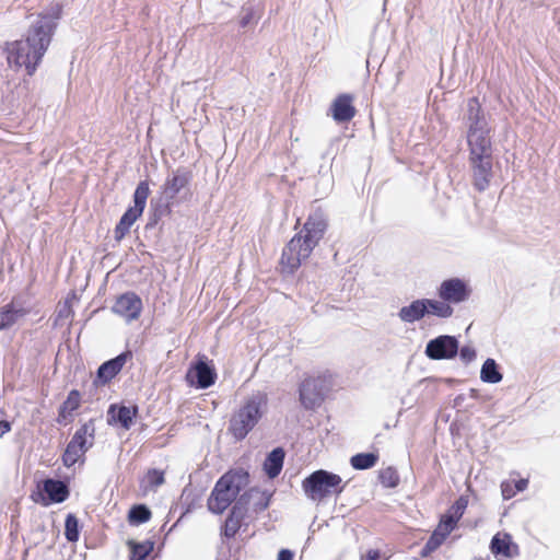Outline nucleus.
Masks as SVG:
<instances>
[{"label": "nucleus", "mask_w": 560, "mask_h": 560, "mask_svg": "<svg viewBox=\"0 0 560 560\" xmlns=\"http://www.w3.org/2000/svg\"><path fill=\"white\" fill-rule=\"evenodd\" d=\"M378 480L385 488H396L400 481L397 470L390 466L380 471Z\"/></svg>", "instance_id": "e433bc0d"}, {"label": "nucleus", "mask_w": 560, "mask_h": 560, "mask_svg": "<svg viewBox=\"0 0 560 560\" xmlns=\"http://www.w3.org/2000/svg\"><path fill=\"white\" fill-rule=\"evenodd\" d=\"M294 553L290 549H281L278 553L277 560H293Z\"/></svg>", "instance_id": "c03bdc74"}, {"label": "nucleus", "mask_w": 560, "mask_h": 560, "mask_svg": "<svg viewBox=\"0 0 560 560\" xmlns=\"http://www.w3.org/2000/svg\"><path fill=\"white\" fill-rule=\"evenodd\" d=\"M268 405L266 393L257 392L249 396L244 405L232 416L229 431L237 441L244 440L256 427Z\"/></svg>", "instance_id": "20e7f679"}, {"label": "nucleus", "mask_w": 560, "mask_h": 560, "mask_svg": "<svg viewBox=\"0 0 560 560\" xmlns=\"http://www.w3.org/2000/svg\"><path fill=\"white\" fill-rule=\"evenodd\" d=\"M138 411L139 408L137 405L128 407L113 404L107 410V423L119 424L122 429L129 430L133 423V419L138 416Z\"/></svg>", "instance_id": "6ab92c4d"}, {"label": "nucleus", "mask_w": 560, "mask_h": 560, "mask_svg": "<svg viewBox=\"0 0 560 560\" xmlns=\"http://www.w3.org/2000/svg\"><path fill=\"white\" fill-rule=\"evenodd\" d=\"M131 357V351H125L102 363L96 371L95 378L93 380L94 387L108 384L122 370L125 363Z\"/></svg>", "instance_id": "dca6fc26"}, {"label": "nucleus", "mask_w": 560, "mask_h": 560, "mask_svg": "<svg viewBox=\"0 0 560 560\" xmlns=\"http://www.w3.org/2000/svg\"><path fill=\"white\" fill-rule=\"evenodd\" d=\"M353 97L350 94H340L331 105V115L335 121L342 124L350 121L357 113L352 105Z\"/></svg>", "instance_id": "4be33fe9"}, {"label": "nucleus", "mask_w": 560, "mask_h": 560, "mask_svg": "<svg viewBox=\"0 0 560 560\" xmlns=\"http://www.w3.org/2000/svg\"><path fill=\"white\" fill-rule=\"evenodd\" d=\"M502 497L508 500L515 495V492L509 482H502L501 485Z\"/></svg>", "instance_id": "37998d69"}, {"label": "nucleus", "mask_w": 560, "mask_h": 560, "mask_svg": "<svg viewBox=\"0 0 560 560\" xmlns=\"http://www.w3.org/2000/svg\"><path fill=\"white\" fill-rule=\"evenodd\" d=\"M435 551V549L428 542L422 548L421 555L423 557L429 556L431 552Z\"/></svg>", "instance_id": "8fccbe9b"}, {"label": "nucleus", "mask_w": 560, "mask_h": 560, "mask_svg": "<svg viewBox=\"0 0 560 560\" xmlns=\"http://www.w3.org/2000/svg\"><path fill=\"white\" fill-rule=\"evenodd\" d=\"M192 180V172L187 167H177L173 171L161 186V194L167 200L176 203L177 197L187 199L191 196L190 183Z\"/></svg>", "instance_id": "6e6552de"}, {"label": "nucleus", "mask_w": 560, "mask_h": 560, "mask_svg": "<svg viewBox=\"0 0 560 560\" xmlns=\"http://www.w3.org/2000/svg\"><path fill=\"white\" fill-rule=\"evenodd\" d=\"M492 131L466 132L469 155L493 154Z\"/></svg>", "instance_id": "5701e85b"}, {"label": "nucleus", "mask_w": 560, "mask_h": 560, "mask_svg": "<svg viewBox=\"0 0 560 560\" xmlns=\"http://www.w3.org/2000/svg\"><path fill=\"white\" fill-rule=\"evenodd\" d=\"M260 19V11L253 0L245 2L240 10L238 27L246 30L254 27Z\"/></svg>", "instance_id": "c85d7f7f"}, {"label": "nucleus", "mask_w": 560, "mask_h": 560, "mask_svg": "<svg viewBox=\"0 0 560 560\" xmlns=\"http://www.w3.org/2000/svg\"><path fill=\"white\" fill-rule=\"evenodd\" d=\"M424 353L434 361L454 359L458 354V340L455 336L440 335L429 340Z\"/></svg>", "instance_id": "f8f14e48"}, {"label": "nucleus", "mask_w": 560, "mask_h": 560, "mask_svg": "<svg viewBox=\"0 0 560 560\" xmlns=\"http://www.w3.org/2000/svg\"><path fill=\"white\" fill-rule=\"evenodd\" d=\"M365 558H366V560H377L380 558V551L375 550V549H370L366 552Z\"/></svg>", "instance_id": "de8ad7c7"}, {"label": "nucleus", "mask_w": 560, "mask_h": 560, "mask_svg": "<svg viewBox=\"0 0 560 560\" xmlns=\"http://www.w3.org/2000/svg\"><path fill=\"white\" fill-rule=\"evenodd\" d=\"M327 217L322 210L312 212L303 229L284 246L281 255L282 271L293 275L312 254L327 230Z\"/></svg>", "instance_id": "f03ea898"}, {"label": "nucleus", "mask_w": 560, "mask_h": 560, "mask_svg": "<svg viewBox=\"0 0 560 560\" xmlns=\"http://www.w3.org/2000/svg\"><path fill=\"white\" fill-rule=\"evenodd\" d=\"M424 304L427 307V315H434L440 318H450L454 310L453 307L446 303L445 301L441 300H433V299H423Z\"/></svg>", "instance_id": "2f4dec72"}, {"label": "nucleus", "mask_w": 560, "mask_h": 560, "mask_svg": "<svg viewBox=\"0 0 560 560\" xmlns=\"http://www.w3.org/2000/svg\"><path fill=\"white\" fill-rule=\"evenodd\" d=\"M84 453H86V451H83V448L75 446L74 443L69 442L62 454L63 465L66 467L73 466Z\"/></svg>", "instance_id": "4c0bfd02"}, {"label": "nucleus", "mask_w": 560, "mask_h": 560, "mask_svg": "<svg viewBox=\"0 0 560 560\" xmlns=\"http://www.w3.org/2000/svg\"><path fill=\"white\" fill-rule=\"evenodd\" d=\"M142 307L141 298L137 293L128 291L116 299L112 311L127 322H132L139 318Z\"/></svg>", "instance_id": "4468645a"}, {"label": "nucleus", "mask_w": 560, "mask_h": 560, "mask_svg": "<svg viewBox=\"0 0 560 560\" xmlns=\"http://www.w3.org/2000/svg\"><path fill=\"white\" fill-rule=\"evenodd\" d=\"M285 452L282 447H276L267 454L264 462V470L268 478L275 479L283 468Z\"/></svg>", "instance_id": "a878e982"}, {"label": "nucleus", "mask_w": 560, "mask_h": 560, "mask_svg": "<svg viewBox=\"0 0 560 560\" xmlns=\"http://www.w3.org/2000/svg\"><path fill=\"white\" fill-rule=\"evenodd\" d=\"M271 493L252 488L242 493L238 499H245L243 505L248 508L249 513L259 514L270 504Z\"/></svg>", "instance_id": "412c9836"}, {"label": "nucleus", "mask_w": 560, "mask_h": 560, "mask_svg": "<svg viewBox=\"0 0 560 560\" xmlns=\"http://www.w3.org/2000/svg\"><path fill=\"white\" fill-rule=\"evenodd\" d=\"M471 293L468 284L459 278H451L444 280L439 288V296L441 300L451 304H458L469 299Z\"/></svg>", "instance_id": "2eb2a0df"}, {"label": "nucleus", "mask_w": 560, "mask_h": 560, "mask_svg": "<svg viewBox=\"0 0 560 560\" xmlns=\"http://www.w3.org/2000/svg\"><path fill=\"white\" fill-rule=\"evenodd\" d=\"M490 549L493 555H502L506 558H513L518 555V547L516 544L512 542L509 534L503 538H501L499 534L493 536L490 542Z\"/></svg>", "instance_id": "cd10ccee"}, {"label": "nucleus", "mask_w": 560, "mask_h": 560, "mask_svg": "<svg viewBox=\"0 0 560 560\" xmlns=\"http://www.w3.org/2000/svg\"><path fill=\"white\" fill-rule=\"evenodd\" d=\"M65 537L69 542H77L80 537V525L78 517L69 513L65 521Z\"/></svg>", "instance_id": "c9c22d12"}, {"label": "nucleus", "mask_w": 560, "mask_h": 560, "mask_svg": "<svg viewBox=\"0 0 560 560\" xmlns=\"http://www.w3.org/2000/svg\"><path fill=\"white\" fill-rule=\"evenodd\" d=\"M70 495V488L67 481L46 478L37 482V491L31 493V499L43 506L65 502Z\"/></svg>", "instance_id": "0eeeda50"}, {"label": "nucleus", "mask_w": 560, "mask_h": 560, "mask_svg": "<svg viewBox=\"0 0 560 560\" xmlns=\"http://www.w3.org/2000/svg\"><path fill=\"white\" fill-rule=\"evenodd\" d=\"M151 516V510L145 504H136L128 512V522L137 526L150 521Z\"/></svg>", "instance_id": "f704fd0d"}, {"label": "nucleus", "mask_w": 560, "mask_h": 560, "mask_svg": "<svg viewBox=\"0 0 560 560\" xmlns=\"http://www.w3.org/2000/svg\"><path fill=\"white\" fill-rule=\"evenodd\" d=\"M31 313L21 301L13 298L10 303L0 308V331L8 330Z\"/></svg>", "instance_id": "a211bd4d"}, {"label": "nucleus", "mask_w": 560, "mask_h": 560, "mask_svg": "<svg viewBox=\"0 0 560 560\" xmlns=\"http://www.w3.org/2000/svg\"><path fill=\"white\" fill-rule=\"evenodd\" d=\"M245 499H237L221 528V535L228 539L235 537L242 526V522L249 516L248 508L243 505Z\"/></svg>", "instance_id": "f3484780"}, {"label": "nucleus", "mask_w": 560, "mask_h": 560, "mask_svg": "<svg viewBox=\"0 0 560 560\" xmlns=\"http://www.w3.org/2000/svg\"><path fill=\"white\" fill-rule=\"evenodd\" d=\"M468 396L472 399H478L479 398V392L478 389H475V388H470L469 389V394Z\"/></svg>", "instance_id": "603ef678"}, {"label": "nucleus", "mask_w": 560, "mask_h": 560, "mask_svg": "<svg viewBox=\"0 0 560 560\" xmlns=\"http://www.w3.org/2000/svg\"><path fill=\"white\" fill-rule=\"evenodd\" d=\"M150 192L149 182L147 179L140 180L133 191V206L125 211L115 226L114 237L116 242H120L129 233L131 225L142 215Z\"/></svg>", "instance_id": "423d86ee"}, {"label": "nucleus", "mask_w": 560, "mask_h": 560, "mask_svg": "<svg viewBox=\"0 0 560 560\" xmlns=\"http://www.w3.org/2000/svg\"><path fill=\"white\" fill-rule=\"evenodd\" d=\"M463 120L466 126V132L492 131V127L478 97L468 98Z\"/></svg>", "instance_id": "ddd939ff"}, {"label": "nucleus", "mask_w": 560, "mask_h": 560, "mask_svg": "<svg viewBox=\"0 0 560 560\" xmlns=\"http://www.w3.org/2000/svg\"><path fill=\"white\" fill-rule=\"evenodd\" d=\"M145 479H147L148 485L151 488H156V487L163 485L165 481L164 472L162 470H159L155 468L148 470V472L145 475Z\"/></svg>", "instance_id": "ea45409f"}, {"label": "nucleus", "mask_w": 560, "mask_h": 560, "mask_svg": "<svg viewBox=\"0 0 560 560\" xmlns=\"http://www.w3.org/2000/svg\"><path fill=\"white\" fill-rule=\"evenodd\" d=\"M62 5L54 3L37 15L24 38L7 43L5 52L10 68L25 69L33 75L47 51L61 19Z\"/></svg>", "instance_id": "f257e3e1"}, {"label": "nucleus", "mask_w": 560, "mask_h": 560, "mask_svg": "<svg viewBox=\"0 0 560 560\" xmlns=\"http://www.w3.org/2000/svg\"><path fill=\"white\" fill-rule=\"evenodd\" d=\"M503 378L502 373L500 372L499 365L494 359L488 358L480 370V380L483 383L488 384H497L501 382Z\"/></svg>", "instance_id": "7c9ffc66"}, {"label": "nucleus", "mask_w": 560, "mask_h": 560, "mask_svg": "<svg viewBox=\"0 0 560 560\" xmlns=\"http://www.w3.org/2000/svg\"><path fill=\"white\" fill-rule=\"evenodd\" d=\"M427 315V307L423 299L412 301L409 305L402 306L398 312L401 322L412 324L421 320Z\"/></svg>", "instance_id": "bb28decb"}, {"label": "nucleus", "mask_w": 560, "mask_h": 560, "mask_svg": "<svg viewBox=\"0 0 560 560\" xmlns=\"http://www.w3.org/2000/svg\"><path fill=\"white\" fill-rule=\"evenodd\" d=\"M127 545L130 550L129 560H145L154 548V542L149 539L142 542L128 540Z\"/></svg>", "instance_id": "473e14b6"}, {"label": "nucleus", "mask_w": 560, "mask_h": 560, "mask_svg": "<svg viewBox=\"0 0 560 560\" xmlns=\"http://www.w3.org/2000/svg\"><path fill=\"white\" fill-rule=\"evenodd\" d=\"M81 405V394L78 389L69 392L67 399L60 405L58 409L57 422L62 423L67 420L68 416H71L73 411L79 409Z\"/></svg>", "instance_id": "c756f323"}, {"label": "nucleus", "mask_w": 560, "mask_h": 560, "mask_svg": "<svg viewBox=\"0 0 560 560\" xmlns=\"http://www.w3.org/2000/svg\"><path fill=\"white\" fill-rule=\"evenodd\" d=\"M466 400L465 394H459L454 398V407H462Z\"/></svg>", "instance_id": "09e8293b"}, {"label": "nucleus", "mask_w": 560, "mask_h": 560, "mask_svg": "<svg viewBox=\"0 0 560 560\" xmlns=\"http://www.w3.org/2000/svg\"><path fill=\"white\" fill-rule=\"evenodd\" d=\"M11 430V423L7 420H0V438Z\"/></svg>", "instance_id": "a18cd8bd"}, {"label": "nucleus", "mask_w": 560, "mask_h": 560, "mask_svg": "<svg viewBox=\"0 0 560 560\" xmlns=\"http://www.w3.org/2000/svg\"><path fill=\"white\" fill-rule=\"evenodd\" d=\"M73 316V311L68 301H65L62 305L59 306L57 311L56 324L58 320L68 319Z\"/></svg>", "instance_id": "79ce46f5"}, {"label": "nucleus", "mask_w": 560, "mask_h": 560, "mask_svg": "<svg viewBox=\"0 0 560 560\" xmlns=\"http://www.w3.org/2000/svg\"><path fill=\"white\" fill-rule=\"evenodd\" d=\"M468 163L474 188L483 192L493 177V154L468 155Z\"/></svg>", "instance_id": "9b49d317"}, {"label": "nucleus", "mask_w": 560, "mask_h": 560, "mask_svg": "<svg viewBox=\"0 0 560 560\" xmlns=\"http://www.w3.org/2000/svg\"><path fill=\"white\" fill-rule=\"evenodd\" d=\"M435 551V549L428 542L422 548L421 555L423 557L429 556L431 552Z\"/></svg>", "instance_id": "3c124183"}, {"label": "nucleus", "mask_w": 560, "mask_h": 560, "mask_svg": "<svg viewBox=\"0 0 560 560\" xmlns=\"http://www.w3.org/2000/svg\"><path fill=\"white\" fill-rule=\"evenodd\" d=\"M377 460L376 453H358L350 458V464L357 470H365L374 467Z\"/></svg>", "instance_id": "72a5a7b5"}, {"label": "nucleus", "mask_w": 560, "mask_h": 560, "mask_svg": "<svg viewBox=\"0 0 560 560\" xmlns=\"http://www.w3.org/2000/svg\"><path fill=\"white\" fill-rule=\"evenodd\" d=\"M95 439V425L94 420L90 419L88 422L83 423L73 434L70 440L71 443H74L75 446L83 448L86 451L91 448L94 444Z\"/></svg>", "instance_id": "393cba45"}, {"label": "nucleus", "mask_w": 560, "mask_h": 560, "mask_svg": "<svg viewBox=\"0 0 560 560\" xmlns=\"http://www.w3.org/2000/svg\"><path fill=\"white\" fill-rule=\"evenodd\" d=\"M459 358L466 365L471 363L476 357V350L470 346H464L460 349L458 348Z\"/></svg>", "instance_id": "a19ab883"}, {"label": "nucleus", "mask_w": 560, "mask_h": 560, "mask_svg": "<svg viewBox=\"0 0 560 560\" xmlns=\"http://www.w3.org/2000/svg\"><path fill=\"white\" fill-rule=\"evenodd\" d=\"M302 489L307 499L323 501L330 495L340 494L345 489V485L339 475L325 469H318L303 479Z\"/></svg>", "instance_id": "39448f33"}, {"label": "nucleus", "mask_w": 560, "mask_h": 560, "mask_svg": "<svg viewBox=\"0 0 560 560\" xmlns=\"http://www.w3.org/2000/svg\"><path fill=\"white\" fill-rule=\"evenodd\" d=\"M217 371L211 360L206 355H198L197 359L190 363L186 373V382L188 385L206 389L212 386L217 381Z\"/></svg>", "instance_id": "9d476101"}, {"label": "nucleus", "mask_w": 560, "mask_h": 560, "mask_svg": "<svg viewBox=\"0 0 560 560\" xmlns=\"http://www.w3.org/2000/svg\"><path fill=\"white\" fill-rule=\"evenodd\" d=\"M248 480L249 474L244 469L230 470L221 476L208 498L209 511L213 514H222L232 502L235 503Z\"/></svg>", "instance_id": "7ed1b4c3"}, {"label": "nucleus", "mask_w": 560, "mask_h": 560, "mask_svg": "<svg viewBox=\"0 0 560 560\" xmlns=\"http://www.w3.org/2000/svg\"><path fill=\"white\" fill-rule=\"evenodd\" d=\"M450 534V530H445L444 527L441 524H439L438 527L432 533V535L429 537L427 542L430 544L436 550Z\"/></svg>", "instance_id": "58836bf2"}, {"label": "nucleus", "mask_w": 560, "mask_h": 560, "mask_svg": "<svg viewBox=\"0 0 560 560\" xmlns=\"http://www.w3.org/2000/svg\"><path fill=\"white\" fill-rule=\"evenodd\" d=\"M528 481L526 479H520L515 482V489L517 492L524 491L527 487Z\"/></svg>", "instance_id": "49530a36"}, {"label": "nucleus", "mask_w": 560, "mask_h": 560, "mask_svg": "<svg viewBox=\"0 0 560 560\" xmlns=\"http://www.w3.org/2000/svg\"><path fill=\"white\" fill-rule=\"evenodd\" d=\"M174 205L175 203L167 200L163 196L159 198H152L150 200V208L148 212L145 230L154 229L163 218L171 215L172 207Z\"/></svg>", "instance_id": "aec40b11"}, {"label": "nucleus", "mask_w": 560, "mask_h": 560, "mask_svg": "<svg viewBox=\"0 0 560 560\" xmlns=\"http://www.w3.org/2000/svg\"><path fill=\"white\" fill-rule=\"evenodd\" d=\"M468 505V498L466 495H460L447 510V512L441 517L439 524H441L445 530L452 532L458 521L462 518L465 510Z\"/></svg>", "instance_id": "b1692460"}, {"label": "nucleus", "mask_w": 560, "mask_h": 560, "mask_svg": "<svg viewBox=\"0 0 560 560\" xmlns=\"http://www.w3.org/2000/svg\"><path fill=\"white\" fill-rule=\"evenodd\" d=\"M329 389L330 384L326 377L317 376L305 378L299 387L301 405L306 410H315L323 404Z\"/></svg>", "instance_id": "1a4fd4ad"}]
</instances>
